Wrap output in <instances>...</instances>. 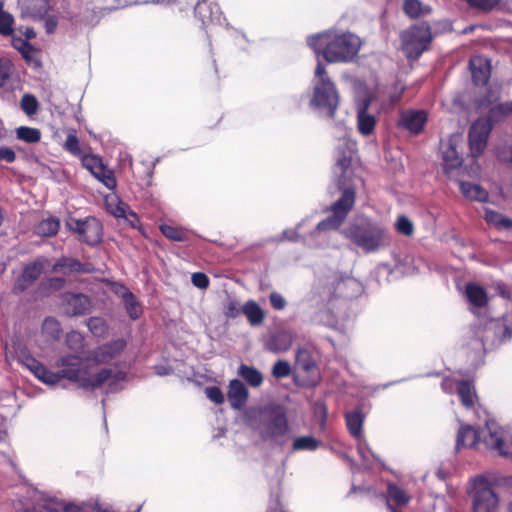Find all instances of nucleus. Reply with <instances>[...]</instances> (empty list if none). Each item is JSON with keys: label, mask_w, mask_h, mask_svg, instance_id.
<instances>
[{"label": "nucleus", "mask_w": 512, "mask_h": 512, "mask_svg": "<svg viewBox=\"0 0 512 512\" xmlns=\"http://www.w3.org/2000/svg\"><path fill=\"white\" fill-rule=\"evenodd\" d=\"M124 347L123 340H116L89 352L85 358L73 354L62 356L55 363V367L59 369L57 372L48 370L38 360L26 353L19 355L18 360L35 377L48 385H55L61 379H67L78 383L83 388H97L107 384L111 390H114V386L124 379V374L108 368L94 373L92 367L112 360Z\"/></svg>", "instance_id": "obj_1"}, {"label": "nucleus", "mask_w": 512, "mask_h": 512, "mask_svg": "<svg viewBox=\"0 0 512 512\" xmlns=\"http://www.w3.org/2000/svg\"><path fill=\"white\" fill-rule=\"evenodd\" d=\"M124 347L123 340H116L89 352L85 358L73 354L62 356L55 363V367L59 369L57 372L48 370L38 360L26 353L19 355L18 360L35 377L48 385H55L61 379H67L78 383L83 388H97L107 384L111 390H114V386L124 379V374L108 368L94 373L92 367L112 360Z\"/></svg>", "instance_id": "obj_2"}, {"label": "nucleus", "mask_w": 512, "mask_h": 512, "mask_svg": "<svg viewBox=\"0 0 512 512\" xmlns=\"http://www.w3.org/2000/svg\"><path fill=\"white\" fill-rule=\"evenodd\" d=\"M308 45L317 56L322 55L329 63L351 61L359 52L361 40L350 32L326 31L308 38Z\"/></svg>", "instance_id": "obj_3"}, {"label": "nucleus", "mask_w": 512, "mask_h": 512, "mask_svg": "<svg viewBox=\"0 0 512 512\" xmlns=\"http://www.w3.org/2000/svg\"><path fill=\"white\" fill-rule=\"evenodd\" d=\"M483 444L487 449L502 455L512 454V440L495 424L487 423L485 427L474 430L470 425H461L457 434L456 448L475 447Z\"/></svg>", "instance_id": "obj_4"}, {"label": "nucleus", "mask_w": 512, "mask_h": 512, "mask_svg": "<svg viewBox=\"0 0 512 512\" xmlns=\"http://www.w3.org/2000/svg\"><path fill=\"white\" fill-rule=\"evenodd\" d=\"M340 96L334 82L328 76L325 66L318 62L313 79L311 109L322 117L333 118L338 108Z\"/></svg>", "instance_id": "obj_5"}, {"label": "nucleus", "mask_w": 512, "mask_h": 512, "mask_svg": "<svg viewBox=\"0 0 512 512\" xmlns=\"http://www.w3.org/2000/svg\"><path fill=\"white\" fill-rule=\"evenodd\" d=\"M354 244L365 252L371 253L390 245L387 228L372 220H363L360 224H352L342 232Z\"/></svg>", "instance_id": "obj_6"}, {"label": "nucleus", "mask_w": 512, "mask_h": 512, "mask_svg": "<svg viewBox=\"0 0 512 512\" xmlns=\"http://www.w3.org/2000/svg\"><path fill=\"white\" fill-rule=\"evenodd\" d=\"M258 431L264 441L284 445L290 432L285 409L275 404L265 407L261 412Z\"/></svg>", "instance_id": "obj_7"}, {"label": "nucleus", "mask_w": 512, "mask_h": 512, "mask_svg": "<svg viewBox=\"0 0 512 512\" xmlns=\"http://www.w3.org/2000/svg\"><path fill=\"white\" fill-rule=\"evenodd\" d=\"M374 100L373 94L368 89L359 85L355 92L356 127L362 136H371L374 133L377 119L369 112V107Z\"/></svg>", "instance_id": "obj_8"}, {"label": "nucleus", "mask_w": 512, "mask_h": 512, "mask_svg": "<svg viewBox=\"0 0 512 512\" xmlns=\"http://www.w3.org/2000/svg\"><path fill=\"white\" fill-rule=\"evenodd\" d=\"M469 496L472 512H498L499 497L484 478L473 480Z\"/></svg>", "instance_id": "obj_9"}, {"label": "nucleus", "mask_w": 512, "mask_h": 512, "mask_svg": "<svg viewBox=\"0 0 512 512\" xmlns=\"http://www.w3.org/2000/svg\"><path fill=\"white\" fill-rule=\"evenodd\" d=\"M475 339L472 343V349L475 351L486 350L496 344L512 337V330L499 320L490 321L485 327L478 328L475 331Z\"/></svg>", "instance_id": "obj_10"}, {"label": "nucleus", "mask_w": 512, "mask_h": 512, "mask_svg": "<svg viewBox=\"0 0 512 512\" xmlns=\"http://www.w3.org/2000/svg\"><path fill=\"white\" fill-rule=\"evenodd\" d=\"M402 49L408 58H418L428 47L432 36L427 25L413 26L402 35Z\"/></svg>", "instance_id": "obj_11"}, {"label": "nucleus", "mask_w": 512, "mask_h": 512, "mask_svg": "<svg viewBox=\"0 0 512 512\" xmlns=\"http://www.w3.org/2000/svg\"><path fill=\"white\" fill-rule=\"evenodd\" d=\"M355 203V193L351 189H345L342 196L331 207L332 215L318 223V231L338 229L346 219Z\"/></svg>", "instance_id": "obj_12"}, {"label": "nucleus", "mask_w": 512, "mask_h": 512, "mask_svg": "<svg viewBox=\"0 0 512 512\" xmlns=\"http://www.w3.org/2000/svg\"><path fill=\"white\" fill-rule=\"evenodd\" d=\"M492 129L493 123L488 117H480L471 124L468 142L473 158H478L485 151Z\"/></svg>", "instance_id": "obj_13"}, {"label": "nucleus", "mask_w": 512, "mask_h": 512, "mask_svg": "<svg viewBox=\"0 0 512 512\" xmlns=\"http://www.w3.org/2000/svg\"><path fill=\"white\" fill-rule=\"evenodd\" d=\"M66 225L69 230L77 233L83 241L90 245H95L101 240L102 225L94 217L85 219L69 218Z\"/></svg>", "instance_id": "obj_14"}, {"label": "nucleus", "mask_w": 512, "mask_h": 512, "mask_svg": "<svg viewBox=\"0 0 512 512\" xmlns=\"http://www.w3.org/2000/svg\"><path fill=\"white\" fill-rule=\"evenodd\" d=\"M462 142V135L454 133L442 143L444 170L448 175L453 169L458 168L462 163V159L458 152V148L461 146Z\"/></svg>", "instance_id": "obj_15"}, {"label": "nucleus", "mask_w": 512, "mask_h": 512, "mask_svg": "<svg viewBox=\"0 0 512 512\" xmlns=\"http://www.w3.org/2000/svg\"><path fill=\"white\" fill-rule=\"evenodd\" d=\"M456 386L461 403L467 409L474 408L477 402V396L474 386L468 381L454 382L453 380L446 379L442 383V388L446 392H451L452 388Z\"/></svg>", "instance_id": "obj_16"}, {"label": "nucleus", "mask_w": 512, "mask_h": 512, "mask_svg": "<svg viewBox=\"0 0 512 512\" xmlns=\"http://www.w3.org/2000/svg\"><path fill=\"white\" fill-rule=\"evenodd\" d=\"M55 6L54 0H24L21 4L23 18L43 19Z\"/></svg>", "instance_id": "obj_17"}, {"label": "nucleus", "mask_w": 512, "mask_h": 512, "mask_svg": "<svg viewBox=\"0 0 512 512\" xmlns=\"http://www.w3.org/2000/svg\"><path fill=\"white\" fill-rule=\"evenodd\" d=\"M62 304L65 312L71 316L84 314L90 309L88 297L82 294L66 293L63 296Z\"/></svg>", "instance_id": "obj_18"}, {"label": "nucleus", "mask_w": 512, "mask_h": 512, "mask_svg": "<svg viewBox=\"0 0 512 512\" xmlns=\"http://www.w3.org/2000/svg\"><path fill=\"white\" fill-rule=\"evenodd\" d=\"M105 206L107 211L116 218H125L130 221L131 225H135L134 221H137L136 214L116 194H108L105 197Z\"/></svg>", "instance_id": "obj_19"}, {"label": "nucleus", "mask_w": 512, "mask_h": 512, "mask_svg": "<svg viewBox=\"0 0 512 512\" xmlns=\"http://www.w3.org/2000/svg\"><path fill=\"white\" fill-rule=\"evenodd\" d=\"M472 79L476 85H485L491 74L490 61L483 56H473L469 62Z\"/></svg>", "instance_id": "obj_20"}, {"label": "nucleus", "mask_w": 512, "mask_h": 512, "mask_svg": "<svg viewBox=\"0 0 512 512\" xmlns=\"http://www.w3.org/2000/svg\"><path fill=\"white\" fill-rule=\"evenodd\" d=\"M427 122V113L424 110H408L401 114L400 125L414 134L423 130Z\"/></svg>", "instance_id": "obj_21"}, {"label": "nucleus", "mask_w": 512, "mask_h": 512, "mask_svg": "<svg viewBox=\"0 0 512 512\" xmlns=\"http://www.w3.org/2000/svg\"><path fill=\"white\" fill-rule=\"evenodd\" d=\"M227 396L231 407L235 410H240L246 405L249 392L243 382L233 379L229 383Z\"/></svg>", "instance_id": "obj_22"}, {"label": "nucleus", "mask_w": 512, "mask_h": 512, "mask_svg": "<svg viewBox=\"0 0 512 512\" xmlns=\"http://www.w3.org/2000/svg\"><path fill=\"white\" fill-rule=\"evenodd\" d=\"M343 145L345 150H339L336 155L335 173L339 172L341 177L346 178L349 175L350 164L355 153V143L345 140Z\"/></svg>", "instance_id": "obj_23"}, {"label": "nucleus", "mask_w": 512, "mask_h": 512, "mask_svg": "<svg viewBox=\"0 0 512 512\" xmlns=\"http://www.w3.org/2000/svg\"><path fill=\"white\" fill-rule=\"evenodd\" d=\"M195 14L204 25L208 23H220L221 12L216 3L201 1L195 7Z\"/></svg>", "instance_id": "obj_24"}, {"label": "nucleus", "mask_w": 512, "mask_h": 512, "mask_svg": "<svg viewBox=\"0 0 512 512\" xmlns=\"http://www.w3.org/2000/svg\"><path fill=\"white\" fill-rule=\"evenodd\" d=\"M115 293L122 298L129 317L132 320L138 319L142 314V307L136 297L122 285L115 288Z\"/></svg>", "instance_id": "obj_25"}, {"label": "nucleus", "mask_w": 512, "mask_h": 512, "mask_svg": "<svg viewBox=\"0 0 512 512\" xmlns=\"http://www.w3.org/2000/svg\"><path fill=\"white\" fill-rule=\"evenodd\" d=\"M294 341V333L289 330H282L274 334L267 342L266 348L274 353L289 350Z\"/></svg>", "instance_id": "obj_26"}, {"label": "nucleus", "mask_w": 512, "mask_h": 512, "mask_svg": "<svg viewBox=\"0 0 512 512\" xmlns=\"http://www.w3.org/2000/svg\"><path fill=\"white\" fill-rule=\"evenodd\" d=\"M466 298L471 310L480 309L487 305L488 296L483 287L476 283H468L465 289Z\"/></svg>", "instance_id": "obj_27"}, {"label": "nucleus", "mask_w": 512, "mask_h": 512, "mask_svg": "<svg viewBox=\"0 0 512 512\" xmlns=\"http://www.w3.org/2000/svg\"><path fill=\"white\" fill-rule=\"evenodd\" d=\"M242 313L251 326L261 325L266 317L265 311L254 300H249L242 306Z\"/></svg>", "instance_id": "obj_28"}, {"label": "nucleus", "mask_w": 512, "mask_h": 512, "mask_svg": "<svg viewBox=\"0 0 512 512\" xmlns=\"http://www.w3.org/2000/svg\"><path fill=\"white\" fill-rule=\"evenodd\" d=\"M238 375L242 377L245 380V382L253 388L260 387L264 381V377L258 369L252 366H248L246 364L240 365L238 369Z\"/></svg>", "instance_id": "obj_29"}, {"label": "nucleus", "mask_w": 512, "mask_h": 512, "mask_svg": "<svg viewBox=\"0 0 512 512\" xmlns=\"http://www.w3.org/2000/svg\"><path fill=\"white\" fill-rule=\"evenodd\" d=\"M484 218L490 225H493L499 230L509 231L512 229V219L502 215L497 211L485 208Z\"/></svg>", "instance_id": "obj_30"}, {"label": "nucleus", "mask_w": 512, "mask_h": 512, "mask_svg": "<svg viewBox=\"0 0 512 512\" xmlns=\"http://www.w3.org/2000/svg\"><path fill=\"white\" fill-rule=\"evenodd\" d=\"M459 186L463 195L470 200L485 202L488 199L487 191L478 184L460 182Z\"/></svg>", "instance_id": "obj_31"}, {"label": "nucleus", "mask_w": 512, "mask_h": 512, "mask_svg": "<svg viewBox=\"0 0 512 512\" xmlns=\"http://www.w3.org/2000/svg\"><path fill=\"white\" fill-rule=\"evenodd\" d=\"M346 423L349 432L355 438L361 437L362 425H363V416L360 411H352L346 414Z\"/></svg>", "instance_id": "obj_32"}, {"label": "nucleus", "mask_w": 512, "mask_h": 512, "mask_svg": "<svg viewBox=\"0 0 512 512\" xmlns=\"http://www.w3.org/2000/svg\"><path fill=\"white\" fill-rule=\"evenodd\" d=\"M296 365L298 369H301L305 372H311L314 370L315 360L313 359L308 349L301 348L297 350Z\"/></svg>", "instance_id": "obj_33"}, {"label": "nucleus", "mask_w": 512, "mask_h": 512, "mask_svg": "<svg viewBox=\"0 0 512 512\" xmlns=\"http://www.w3.org/2000/svg\"><path fill=\"white\" fill-rule=\"evenodd\" d=\"M320 446V442L312 436L296 437L292 443L293 451H314Z\"/></svg>", "instance_id": "obj_34"}, {"label": "nucleus", "mask_w": 512, "mask_h": 512, "mask_svg": "<svg viewBox=\"0 0 512 512\" xmlns=\"http://www.w3.org/2000/svg\"><path fill=\"white\" fill-rule=\"evenodd\" d=\"M48 265V261L44 258H39L36 261L27 265L23 273L26 278H28L32 283L41 275L42 271Z\"/></svg>", "instance_id": "obj_35"}, {"label": "nucleus", "mask_w": 512, "mask_h": 512, "mask_svg": "<svg viewBox=\"0 0 512 512\" xmlns=\"http://www.w3.org/2000/svg\"><path fill=\"white\" fill-rule=\"evenodd\" d=\"M16 136L26 143H37L41 139V132L37 128L20 126L16 129Z\"/></svg>", "instance_id": "obj_36"}, {"label": "nucleus", "mask_w": 512, "mask_h": 512, "mask_svg": "<svg viewBox=\"0 0 512 512\" xmlns=\"http://www.w3.org/2000/svg\"><path fill=\"white\" fill-rule=\"evenodd\" d=\"M59 226V221L56 218H47L38 224L36 232L40 236L50 237L58 232Z\"/></svg>", "instance_id": "obj_37"}, {"label": "nucleus", "mask_w": 512, "mask_h": 512, "mask_svg": "<svg viewBox=\"0 0 512 512\" xmlns=\"http://www.w3.org/2000/svg\"><path fill=\"white\" fill-rule=\"evenodd\" d=\"M404 11L411 18H417L428 14L430 9L423 5L419 0H406L404 2Z\"/></svg>", "instance_id": "obj_38"}, {"label": "nucleus", "mask_w": 512, "mask_h": 512, "mask_svg": "<svg viewBox=\"0 0 512 512\" xmlns=\"http://www.w3.org/2000/svg\"><path fill=\"white\" fill-rule=\"evenodd\" d=\"M42 333L48 340H56L60 336L59 322L54 318H46L42 325Z\"/></svg>", "instance_id": "obj_39"}, {"label": "nucleus", "mask_w": 512, "mask_h": 512, "mask_svg": "<svg viewBox=\"0 0 512 512\" xmlns=\"http://www.w3.org/2000/svg\"><path fill=\"white\" fill-rule=\"evenodd\" d=\"M93 176L109 190H114L116 188L117 181L114 176V172L106 165L102 167L100 173H95Z\"/></svg>", "instance_id": "obj_40"}, {"label": "nucleus", "mask_w": 512, "mask_h": 512, "mask_svg": "<svg viewBox=\"0 0 512 512\" xmlns=\"http://www.w3.org/2000/svg\"><path fill=\"white\" fill-rule=\"evenodd\" d=\"M512 114V101L499 103L490 109V118L492 121H498Z\"/></svg>", "instance_id": "obj_41"}, {"label": "nucleus", "mask_w": 512, "mask_h": 512, "mask_svg": "<svg viewBox=\"0 0 512 512\" xmlns=\"http://www.w3.org/2000/svg\"><path fill=\"white\" fill-rule=\"evenodd\" d=\"M13 64L9 59H0V87H7L12 76Z\"/></svg>", "instance_id": "obj_42"}, {"label": "nucleus", "mask_w": 512, "mask_h": 512, "mask_svg": "<svg viewBox=\"0 0 512 512\" xmlns=\"http://www.w3.org/2000/svg\"><path fill=\"white\" fill-rule=\"evenodd\" d=\"M83 166L93 175L100 173L102 167L105 166L102 159L95 155H86L82 159Z\"/></svg>", "instance_id": "obj_43"}, {"label": "nucleus", "mask_w": 512, "mask_h": 512, "mask_svg": "<svg viewBox=\"0 0 512 512\" xmlns=\"http://www.w3.org/2000/svg\"><path fill=\"white\" fill-rule=\"evenodd\" d=\"M20 106L28 116H31L38 110V101L33 95L25 94L21 98Z\"/></svg>", "instance_id": "obj_44"}, {"label": "nucleus", "mask_w": 512, "mask_h": 512, "mask_svg": "<svg viewBox=\"0 0 512 512\" xmlns=\"http://www.w3.org/2000/svg\"><path fill=\"white\" fill-rule=\"evenodd\" d=\"M13 25L14 18L10 13L6 11L0 13V34L11 35L14 31Z\"/></svg>", "instance_id": "obj_45"}, {"label": "nucleus", "mask_w": 512, "mask_h": 512, "mask_svg": "<svg viewBox=\"0 0 512 512\" xmlns=\"http://www.w3.org/2000/svg\"><path fill=\"white\" fill-rule=\"evenodd\" d=\"M396 229L400 234L410 236L414 232V225L410 219L404 215H400L395 223Z\"/></svg>", "instance_id": "obj_46"}, {"label": "nucleus", "mask_w": 512, "mask_h": 512, "mask_svg": "<svg viewBox=\"0 0 512 512\" xmlns=\"http://www.w3.org/2000/svg\"><path fill=\"white\" fill-rule=\"evenodd\" d=\"M99 505L96 502H85L81 504H68L65 512H97Z\"/></svg>", "instance_id": "obj_47"}, {"label": "nucleus", "mask_w": 512, "mask_h": 512, "mask_svg": "<svg viewBox=\"0 0 512 512\" xmlns=\"http://www.w3.org/2000/svg\"><path fill=\"white\" fill-rule=\"evenodd\" d=\"M388 495L399 505H405L409 502V497L406 492L395 485H389Z\"/></svg>", "instance_id": "obj_48"}, {"label": "nucleus", "mask_w": 512, "mask_h": 512, "mask_svg": "<svg viewBox=\"0 0 512 512\" xmlns=\"http://www.w3.org/2000/svg\"><path fill=\"white\" fill-rule=\"evenodd\" d=\"M161 232L169 239L175 241H182L185 238V233L182 229L171 225H161Z\"/></svg>", "instance_id": "obj_49"}, {"label": "nucleus", "mask_w": 512, "mask_h": 512, "mask_svg": "<svg viewBox=\"0 0 512 512\" xmlns=\"http://www.w3.org/2000/svg\"><path fill=\"white\" fill-rule=\"evenodd\" d=\"M59 267H68L71 271H84V272H90V268H84L82 267L81 263H79L77 260L71 259H62L56 264H54L53 269L55 271H58Z\"/></svg>", "instance_id": "obj_50"}, {"label": "nucleus", "mask_w": 512, "mask_h": 512, "mask_svg": "<svg viewBox=\"0 0 512 512\" xmlns=\"http://www.w3.org/2000/svg\"><path fill=\"white\" fill-rule=\"evenodd\" d=\"M291 372L290 364L287 361L279 360L272 368V374L275 378L287 377Z\"/></svg>", "instance_id": "obj_51"}, {"label": "nucleus", "mask_w": 512, "mask_h": 512, "mask_svg": "<svg viewBox=\"0 0 512 512\" xmlns=\"http://www.w3.org/2000/svg\"><path fill=\"white\" fill-rule=\"evenodd\" d=\"M223 312L228 318H236L242 313V307L236 300L230 299L224 304Z\"/></svg>", "instance_id": "obj_52"}, {"label": "nucleus", "mask_w": 512, "mask_h": 512, "mask_svg": "<svg viewBox=\"0 0 512 512\" xmlns=\"http://www.w3.org/2000/svg\"><path fill=\"white\" fill-rule=\"evenodd\" d=\"M470 6L483 10L490 11L494 9L498 4L499 0H465Z\"/></svg>", "instance_id": "obj_53"}, {"label": "nucleus", "mask_w": 512, "mask_h": 512, "mask_svg": "<svg viewBox=\"0 0 512 512\" xmlns=\"http://www.w3.org/2000/svg\"><path fill=\"white\" fill-rule=\"evenodd\" d=\"M88 328L96 336H101L106 331L104 320L97 317L89 319Z\"/></svg>", "instance_id": "obj_54"}, {"label": "nucleus", "mask_w": 512, "mask_h": 512, "mask_svg": "<svg viewBox=\"0 0 512 512\" xmlns=\"http://www.w3.org/2000/svg\"><path fill=\"white\" fill-rule=\"evenodd\" d=\"M127 5H128V3L126 1L121 2L120 0H117V1L113 0L110 3L109 0H103L102 2L101 1H97V3L94 6V9H98L100 11H102V10H113V9H117V8L126 7Z\"/></svg>", "instance_id": "obj_55"}, {"label": "nucleus", "mask_w": 512, "mask_h": 512, "mask_svg": "<svg viewBox=\"0 0 512 512\" xmlns=\"http://www.w3.org/2000/svg\"><path fill=\"white\" fill-rule=\"evenodd\" d=\"M64 148L72 153L73 155H78L81 153L79 140L74 134H69L64 143Z\"/></svg>", "instance_id": "obj_56"}, {"label": "nucleus", "mask_w": 512, "mask_h": 512, "mask_svg": "<svg viewBox=\"0 0 512 512\" xmlns=\"http://www.w3.org/2000/svg\"><path fill=\"white\" fill-rule=\"evenodd\" d=\"M496 156L502 163L512 167V146H502L496 151Z\"/></svg>", "instance_id": "obj_57"}, {"label": "nucleus", "mask_w": 512, "mask_h": 512, "mask_svg": "<svg viewBox=\"0 0 512 512\" xmlns=\"http://www.w3.org/2000/svg\"><path fill=\"white\" fill-rule=\"evenodd\" d=\"M205 394L215 404H222L224 402V394L216 386L207 387Z\"/></svg>", "instance_id": "obj_58"}, {"label": "nucleus", "mask_w": 512, "mask_h": 512, "mask_svg": "<svg viewBox=\"0 0 512 512\" xmlns=\"http://www.w3.org/2000/svg\"><path fill=\"white\" fill-rule=\"evenodd\" d=\"M66 342L71 349L77 350L82 347L83 337L78 332H71L67 335Z\"/></svg>", "instance_id": "obj_59"}, {"label": "nucleus", "mask_w": 512, "mask_h": 512, "mask_svg": "<svg viewBox=\"0 0 512 512\" xmlns=\"http://www.w3.org/2000/svg\"><path fill=\"white\" fill-rule=\"evenodd\" d=\"M272 307L276 310H283L286 307L285 298L278 292H272L269 296Z\"/></svg>", "instance_id": "obj_60"}, {"label": "nucleus", "mask_w": 512, "mask_h": 512, "mask_svg": "<svg viewBox=\"0 0 512 512\" xmlns=\"http://www.w3.org/2000/svg\"><path fill=\"white\" fill-rule=\"evenodd\" d=\"M357 439H358V446H357L358 453L361 456V458L363 459V461L368 464L369 460H370V456H373V455H372L370 449L368 448L366 441L364 439H362V437L357 438Z\"/></svg>", "instance_id": "obj_61"}, {"label": "nucleus", "mask_w": 512, "mask_h": 512, "mask_svg": "<svg viewBox=\"0 0 512 512\" xmlns=\"http://www.w3.org/2000/svg\"><path fill=\"white\" fill-rule=\"evenodd\" d=\"M31 284H32V281H30L28 278H26L24 273L22 272V274L17 278V280L13 286V291L15 293L23 292Z\"/></svg>", "instance_id": "obj_62"}, {"label": "nucleus", "mask_w": 512, "mask_h": 512, "mask_svg": "<svg viewBox=\"0 0 512 512\" xmlns=\"http://www.w3.org/2000/svg\"><path fill=\"white\" fill-rule=\"evenodd\" d=\"M192 283L200 289H205L208 287L209 279L204 273L198 272L192 275Z\"/></svg>", "instance_id": "obj_63"}, {"label": "nucleus", "mask_w": 512, "mask_h": 512, "mask_svg": "<svg viewBox=\"0 0 512 512\" xmlns=\"http://www.w3.org/2000/svg\"><path fill=\"white\" fill-rule=\"evenodd\" d=\"M16 159V154L13 149L9 147H0V161L12 163Z\"/></svg>", "instance_id": "obj_64"}]
</instances>
